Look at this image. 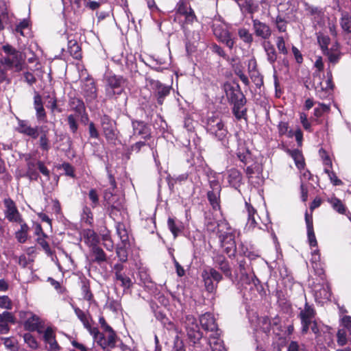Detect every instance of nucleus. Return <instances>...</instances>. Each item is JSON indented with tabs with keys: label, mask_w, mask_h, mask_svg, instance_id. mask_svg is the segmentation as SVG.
Wrapping results in <instances>:
<instances>
[{
	"label": "nucleus",
	"mask_w": 351,
	"mask_h": 351,
	"mask_svg": "<svg viewBox=\"0 0 351 351\" xmlns=\"http://www.w3.org/2000/svg\"><path fill=\"white\" fill-rule=\"evenodd\" d=\"M217 228L219 239L224 252L229 256H234L237 250L234 230L224 219L219 221Z\"/></svg>",
	"instance_id": "obj_1"
},
{
	"label": "nucleus",
	"mask_w": 351,
	"mask_h": 351,
	"mask_svg": "<svg viewBox=\"0 0 351 351\" xmlns=\"http://www.w3.org/2000/svg\"><path fill=\"white\" fill-rule=\"evenodd\" d=\"M2 49L5 55L0 58V64L16 72L22 71L25 64L22 53L10 45H3Z\"/></svg>",
	"instance_id": "obj_2"
},
{
	"label": "nucleus",
	"mask_w": 351,
	"mask_h": 351,
	"mask_svg": "<svg viewBox=\"0 0 351 351\" xmlns=\"http://www.w3.org/2000/svg\"><path fill=\"white\" fill-rule=\"evenodd\" d=\"M106 96L108 99H117L125 89L126 80L121 75L109 73L104 78Z\"/></svg>",
	"instance_id": "obj_3"
},
{
	"label": "nucleus",
	"mask_w": 351,
	"mask_h": 351,
	"mask_svg": "<svg viewBox=\"0 0 351 351\" xmlns=\"http://www.w3.org/2000/svg\"><path fill=\"white\" fill-rule=\"evenodd\" d=\"M313 85L319 98L323 99L328 97L334 87L331 71H327L326 77L322 73H314Z\"/></svg>",
	"instance_id": "obj_4"
},
{
	"label": "nucleus",
	"mask_w": 351,
	"mask_h": 351,
	"mask_svg": "<svg viewBox=\"0 0 351 351\" xmlns=\"http://www.w3.org/2000/svg\"><path fill=\"white\" fill-rule=\"evenodd\" d=\"M237 155L238 158L247 165L245 172L249 178H251L253 174L259 175L262 173L261 165L258 162L252 161L251 153L244 145H239Z\"/></svg>",
	"instance_id": "obj_5"
},
{
	"label": "nucleus",
	"mask_w": 351,
	"mask_h": 351,
	"mask_svg": "<svg viewBox=\"0 0 351 351\" xmlns=\"http://www.w3.org/2000/svg\"><path fill=\"white\" fill-rule=\"evenodd\" d=\"M206 130L218 140L224 139L228 134V130L224 126L222 119L218 116L213 115L208 118Z\"/></svg>",
	"instance_id": "obj_6"
},
{
	"label": "nucleus",
	"mask_w": 351,
	"mask_h": 351,
	"mask_svg": "<svg viewBox=\"0 0 351 351\" xmlns=\"http://www.w3.org/2000/svg\"><path fill=\"white\" fill-rule=\"evenodd\" d=\"M205 288L207 291L213 293L217 287V284L222 280V275L213 267H208L202 273Z\"/></svg>",
	"instance_id": "obj_7"
},
{
	"label": "nucleus",
	"mask_w": 351,
	"mask_h": 351,
	"mask_svg": "<svg viewBox=\"0 0 351 351\" xmlns=\"http://www.w3.org/2000/svg\"><path fill=\"white\" fill-rule=\"evenodd\" d=\"M5 217L12 223H21L23 217L18 210L14 202L10 198H6L3 201Z\"/></svg>",
	"instance_id": "obj_8"
},
{
	"label": "nucleus",
	"mask_w": 351,
	"mask_h": 351,
	"mask_svg": "<svg viewBox=\"0 0 351 351\" xmlns=\"http://www.w3.org/2000/svg\"><path fill=\"white\" fill-rule=\"evenodd\" d=\"M323 282L313 285V291L315 301L318 303L324 304L330 300L331 291L330 287L327 282L322 278Z\"/></svg>",
	"instance_id": "obj_9"
},
{
	"label": "nucleus",
	"mask_w": 351,
	"mask_h": 351,
	"mask_svg": "<svg viewBox=\"0 0 351 351\" xmlns=\"http://www.w3.org/2000/svg\"><path fill=\"white\" fill-rule=\"evenodd\" d=\"M315 315V311L314 308L306 302L304 308L301 309L299 313V317L302 325V332L303 334L308 332L309 326L313 322V320H314Z\"/></svg>",
	"instance_id": "obj_10"
},
{
	"label": "nucleus",
	"mask_w": 351,
	"mask_h": 351,
	"mask_svg": "<svg viewBox=\"0 0 351 351\" xmlns=\"http://www.w3.org/2000/svg\"><path fill=\"white\" fill-rule=\"evenodd\" d=\"M176 15L177 17H178V16L184 17L182 28H184L186 25L192 24L197 19L195 12L192 8L187 3L183 1H180L178 3Z\"/></svg>",
	"instance_id": "obj_11"
},
{
	"label": "nucleus",
	"mask_w": 351,
	"mask_h": 351,
	"mask_svg": "<svg viewBox=\"0 0 351 351\" xmlns=\"http://www.w3.org/2000/svg\"><path fill=\"white\" fill-rule=\"evenodd\" d=\"M231 100L234 104L232 111L236 118L237 119L244 118L246 113V108H245L246 99L245 96L242 93L238 92L237 93H234L231 97Z\"/></svg>",
	"instance_id": "obj_12"
},
{
	"label": "nucleus",
	"mask_w": 351,
	"mask_h": 351,
	"mask_svg": "<svg viewBox=\"0 0 351 351\" xmlns=\"http://www.w3.org/2000/svg\"><path fill=\"white\" fill-rule=\"evenodd\" d=\"M82 93L87 102H92L97 99V88L93 79L87 77L83 81Z\"/></svg>",
	"instance_id": "obj_13"
},
{
	"label": "nucleus",
	"mask_w": 351,
	"mask_h": 351,
	"mask_svg": "<svg viewBox=\"0 0 351 351\" xmlns=\"http://www.w3.org/2000/svg\"><path fill=\"white\" fill-rule=\"evenodd\" d=\"M245 212L247 215V220L245 224V230L246 231H252L258 226V221L260 219L256 210L247 202L245 203Z\"/></svg>",
	"instance_id": "obj_14"
},
{
	"label": "nucleus",
	"mask_w": 351,
	"mask_h": 351,
	"mask_svg": "<svg viewBox=\"0 0 351 351\" xmlns=\"http://www.w3.org/2000/svg\"><path fill=\"white\" fill-rule=\"evenodd\" d=\"M213 33L217 39L224 43L229 49H232L234 45V41L232 38L231 34L228 30L224 29L220 25H213Z\"/></svg>",
	"instance_id": "obj_15"
},
{
	"label": "nucleus",
	"mask_w": 351,
	"mask_h": 351,
	"mask_svg": "<svg viewBox=\"0 0 351 351\" xmlns=\"http://www.w3.org/2000/svg\"><path fill=\"white\" fill-rule=\"evenodd\" d=\"M187 321L186 328L187 335L194 344L199 343V341L202 339V334L199 330L197 324L195 323V320L192 317H187Z\"/></svg>",
	"instance_id": "obj_16"
},
{
	"label": "nucleus",
	"mask_w": 351,
	"mask_h": 351,
	"mask_svg": "<svg viewBox=\"0 0 351 351\" xmlns=\"http://www.w3.org/2000/svg\"><path fill=\"white\" fill-rule=\"evenodd\" d=\"M253 29L255 35L264 40L269 39L271 35L270 27L258 19H252Z\"/></svg>",
	"instance_id": "obj_17"
},
{
	"label": "nucleus",
	"mask_w": 351,
	"mask_h": 351,
	"mask_svg": "<svg viewBox=\"0 0 351 351\" xmlns=\"http://www.w3.org/2000/svg\"><path fill=\"white\" fill-rule=\"evenodd\" d=\"M133 134L131 138L140 136L147 139L150 137V129L143 121H132Z\"/></svg>",
	"instance_id": "obj_18"
},
{
	"label": "nucleus",
	"mask_w": 351,
	"mask_h": 351,
	"mask_svg": "<svg viewBox=\"0 0 351 351\" xmlns=\"http://www.w3.org/2000/svg\"><path fill=\"white\" fill-rule=\"evenodd\" d=\"M199 322L202 328L208 331L213 332H218L217 325L215 322L214 316L210 313H206L199 317Z\"/></svg>",
	"instance_id": "obj_19"
},
{
	"label": "nucleus",
	"mask_w": 351,
	"mask_h": 351,
	"mask_svg": "<svg viewBox=\"0 0 351 351\" xmlns=\"http://www.w3.org/2000/svg\"><path fill=\"white\" fill-rule=\"evenodd\" d=\"M101 127L108 141H114L116 138L114 123L108 117L104 116L101 118Z\"/></svg>",
	"instance_id": "obj_20"
},
{
	"label": "nucleus",
	"mask_w": 351,
	"mask_h": 351,
	"mask_svg": "<svg viewBox=\"0 0 351 351\" xmlns=\"http://www.w3.org/2000/svg\"><path fill=\"white\" fill-rule=\"evenodd\" d=\"M43 339L46 343L49 344V351H58L60 346L55 338L53 330L48 327L44 332Z\"/></svg>",
	"instance_id": "obj_21"
},
{
	"label": "nucleus",
	"mask_w": 351,
	"mask_h": 351,
	"mask_svg": "<svg viewBox=\"0 0 351 351\" xmlns=\"http://www.w3.org/2000/svg\"><path fill=\"white\" fill-rule=\"evenodd\" d=\"M227 180L230 186L237 189L242 184V175L239 170L232 168L227 171Z\"/></svg>",
	"instance_id": "obj_22"
},
{
	"label": "nucleus",
	"mask_w": 351,
	"mask_h": 351,
	"mask_svg": "<svg viewBox=\"0 0 351 351\" xmlns=\"http://www.w3.org/2000/svg\"><path fill=\"white\" fill-rule=\"evenodd\" d=\"M17 131L33 138H36L38 136L37 128L31 127L28 122L24 120L19 121Z\"/></svg>",
	"instance_id": "obj_23"
},
{
	"label": "nucleus",
	"mask_w": 351,
	"mask_h": 351,
	"mask_svg": "<svg viewBox=\"0 0 351 351\" xmlns=\"http://www.w3.org/2000/svg\"><path fill=\"white\" fill-rule=\"evenodd\" d=\"M73 310L77 318L82 323L84 327L87 329L88 331L90 330V329L93 328V319L88 312H85L78 307H73Z\"/></svg>",
	"instance_id": "obj_24"
},
{
	"label": "nucleus",
	"mask_w": 351,
	"mask_h": 351,
	"mask_svg": "<svg viewBox=\"0 0 351 351\" xmlns=\"http://www.w3.org/2000/svg\"><path fill=\"white\" fill-rule=\"evenodd\" d=\"M9 323H14V317L12 313L4 311L0 313V332L5 334L8 332L10 328Z\"/></svg>",
	"instance_id": "obj_25"
},
{
	"label": "nucleus",
	"mask_w": 351,
	"mask_h": 351,
	"mask_svg": "<svg viewBox=\"0 0 351 351\" xmlns=\"http://www.w3.org/2000/svg\"><path fill=\"white\" fill-rule=\"evenodd\" d=\"M208 344L211 351H226L223 341L219 338V333L215 332L209 337Z\"/></svg>",
	"instance_id": "obj_26"
},
{
	"label": "nucleus",
	"mask_w": 351,
	"mask_h": 351,
	"mask_svg": "<svg viewBox=\"0 0 351 351\" xmlns=\"http://www.w3.org/2000/svg\"><path fill=\"white\" fill-rule=\"evenodd\" d=\"M29 316L27 317V319L24 322L25 329L29 331L37 330L38 332H40V331L38 330L40 326L39 317L32 313H29Z\"/></svg>",
	"instance_id": "obj_27"
},
{
	"label": "nucleus",
	"mask_w": 351,
	"mask_h": 351,
	"mask_svg": "<svg viewBox=\"0 0 351 351\" xmlns=\"http://www.w3.org/2000/svg\"><path fill=\"white\" fill-rule=\"evenodd\" d=\"M238 5L243 12L254 14L258 11V5L253 0H239Z\"/></svg>",
	"instance_id": "obj_28"
},
{
	"label": "nucleus",
	"mask_w": 351,
	"mask_h": 351,
	"mask_svg": "<svg viewBox=\"0 0 351 351\" xmlns=\"http://www.w3.org/2000/svg\"><path fill=\"white\" fill-rule=\"evenodd\" d=\"M34 106L36 112V117L38 120L43 121L46 118V113L43 108L42 97L36 93L34 97Z\"/></svg>",
	"instance_id": "obj_29"
},
{
	"label": "nucleus",
	"mask_w": 351,
	"mask_h": 351,
	"mask_svg": "<svg viewBox=\"0 0 351 351\" xmlns=\"http://www.w3.org/2000/svg\"><path fill=\"white\" fill-rule=\"evenodd\" d=\"M18 223L20 225V229L15 232V237L18 242L24 243L27 239L29 228L24 221Z\"/></svg>",
	"instance_id": "obj_30"
},
{
	"label": "nucleus",
	"mask_w": 351,
	"mask_h": 351,
	"mask_svg": "<svg viewBox=\"0 0 351 351\" xmlns=\"http://www.w3.org/2000/svg\"><path fill=\"white\" fill-rule=\"evenodd\" d=\"M114 269L117 270L115 273L116 280L121 282V286L124 287L125 288H129L132 285V282L128 276L121 273V271L123 269V266L121 265H116L114 266Z\"/></svg>",
	"instance_id": "obj_31"
},
{
	"label": "nucleus",
	"mask_w": 351,
	"mask_h": 351,
	"mask_svg": "<svg viewBox=\"0 0 351 351\" xmlns=\"http://www.w3.org/2000/svg\"><path fill=\"white\" fill-rule=\"evenodd\" d=\"M287 152L291 156L295 161L296 167L299 169L304 167L305 163L302 152L298 149H287Z\"/></svg>",
	"instance_id": "obj_32"
},
{
	"label": "nucleus",
	"mask_w": 351,
	"mask_h": 351,
	"mask_svg": "<svg viewBox=\"0 0 351 351\" xmlns=\"http://www.w3.org/2000/svg\"><path fill=\"white\" fill-rule=\"evenodd\" d=\"M263 47L268 62L271 64H274L277 60V53L274 45L270 42H266L264 43Z\"/></svg>",
	"instance_id": "obj_33"
},
{
	"label": "nucleus",
	"mask_w": 351,
	"mask_h": 351,
	"mask_svg": "<svg viewBox=\"0 0 351 351\" xmlns=\"http://www.w3.org/2000/svg\"><path fill=\"white\" fill-rule=\"evenodd\" d=\"M88 332L93 336L94 341H96L99 346H101L104 350L106 349V338L104 335L100 332L97 328L93 327Z\"/></svg>",
	"instance_id": "obj_34"
},
{
	"label": "nucleus",
	"mask_w": 351,
	"mask_h": 351,
	"mask_svg": "<svg viewBox=\"0 0 351 351\" xmlns=\"http://www.w3.org/2000/svg\"><path fill=\"white\" fill-rule=\"evenodd\" d=\"M278 322V319L275 318L273 320V322L266 316L262 317L258 320V325L263 330L264 332H269L271 329L272 325H277Z\"/></svg>",
	"instance_id": "obj_35"
},
{
	"label": "nucleus",
	"mask_w": 351,
	"mask_h": 351,
	"mask_svg": "<svg viewBox=\"0 0 351 351\" xmlns=\"http://www.w3.org/2000/svg\"><path fill=\"white\" fill-rule=\"evenodd\" d=\"M68 51L75 59H80L82 57L81 48L75 40L68 41Z\"/></svg>",
	"instance_id": "obj_36"
},
{
	"label": "nucleus",
	"mask_w": 351,
	"mask_h": 351,
	"mask_svg": "<svg viewBox=\"0 0 351 351\" xmlns=\"http://www.w3.org/2000/svg\"><path fill=\"white\" fill-rule=\"evenodd\" d=\"M84 242L89 246H95L97 242V236L96 233L90 229L85 230L82 234Z\"/></svg>",
	"instance_id": "obj_37"
},
{
	"label": "nucleus",
	"mask_w": 351,
	"mask_h": 351,
	"mask_svg": "<svg viewBox=\"0 0 351 351\" xmlns=\"http://www.w3.org/2000/svg\"><path fill=\"white\" fill-rule=\"evenodd\" d=\"M3 343L8 351H19L18 341L13 337H3Z\"/></svg>",
	"instance_id": "obj_38"
},
{
	"label": "nucleus",
	"mask_w": 351,
	"mask_h": 351,
	"mask_svg": "<svg viewBox=\"0 0 351 351\" xmlns=\"http://www.w3.org/2000/svg\"><path fill=\"white\" fill-rule=\"evenodd\" d=\"M117 233L119 237L122 244L129 243V236L123 223H118L117 225Z\"/></svg>",
	"instance_id": "obj_39"
},
{
	"label": "nucleus",
	"mask_w": 351,
	"mask_h": 351,
	"mask_svg": "<svg viewBox=\"0 0 351 351\" xmlns=\"http://www.w3.org/2000/svg\"><path fill=\"white\" fill-rule=\"evenodd\" d=\"M208 199L214 209L219 208V191H211L207 193Z\"/></svg>",
	"instance_id": "obj_40"
},
{
	"label": "nucleus",
	"mask_w": 351,
	"mask_h": 351,
	"mask_svg": "<svg viewBox=\"0 0 351 351\" xmlns=\"http://www.w3.org/2000/svg\"><path fill=\"white\" fill-rule=\"evenodd\" d=\"M328 202L331 204L333 209L339 213L344 214L346 213V208L339 199L332 197L328 199Z\"/></svg>",
	"instance_id": "obj_41"
},
{
	"label": "nucleus",
	"mask_w": 351,
	"mask_h": 351,
	"mask_svg": "<svg viewBox=\"0 0 351 351\" xmlns=\"http://www.w3.org/2000/svg\"><path fill=\"white\" fill-rule=\"evenodd\" d=\"M129 243L125 244H119L117 248V255L121 262H125L128 260V248Z\"/></svg>",
	"instance_id": "obj_42"
},
{
	"label": "nucleus",
	"mask_w": 351,
	"mask_h": 351,
	"mask_svg": "<svg viewBox=\"0 0 351 351\" xmlns=\"http://www.w3.org/2000/svg\"><path fill=\"white\" fill-rule=\"evenodd\" d=\"M318 44L323 51V53H326L327 50H328V45L330 44V38L325 34L318 33L317 36Z\"/></svg>",
	"instance_id": "obj_43"
},
{
	"label": "nucleus",
	"mask_w": 351,
	"mask_h": 351,
	"mask_svg": "<svg viewBox=\"0 0 351 351\" xmlns=\"http://www.w3.org/2000/svg\"><path fill=\"white\" fill-rule=\"evenodd\" d=\"M24 342L29 348L33 350H36L38 348V342L36 338L29 332L25 333L23 335Z\"/></svg>",
	"instance_id": "obj_44"
},
{
	"label": "nucleus",
	"mask_w": 351,
	"mask_h": 351,
	"mask_svg": "<svg viewBox=\"0 0 351 351\" xmlns=\"http://www.w3.org/2000/svg\"><path fill=\"white\" fill-rule=\"evenodd\" d=\"M340 25L344 31L351 33V16L348 13L342 14Z\"/></svg>",
	"instance_id": "obj_45"
},
{
	"label": "nucleus",
	"mask_w": 351,
	"mask_h": 351,
	"mask_svg": "<svg viewBox=\"0 0 351 351\" xmlns=\"http://www.w3.org/2000/svg\"><path fill=\"white\" fill-rule=\"evenodd\" d=\"M238 35L241 39L245 43L250 44L253 41V36L249 30L245 28H240L238 31Z\"/></svg>",
	"instance_id": "obj_46"
},
{
	"label": "nucleus",
	"mask_w": 351,
	"mask_h": 351,
	"mask_svg": "<svg viewBox=\"0 0 351 351\" xmlns=\"http://www.w3.org/2000/svg\"><path fill=\"white\" fill-rule=\"evenodd\" d=\"M93 253L95 256V261L100 263L104 262L106 260V254L103 250L97 245L93 247Z\"/></svg>",
	"instance_id": "obj_47"
},
{
	"label": "nucleus",
	"mask_w": 351,
	"mask_h": 351,
	"mask_svg": "<svg viewBox=\"0 0 351 351\" xmlns=\"http://www.w3.org/2000/svg\"><path fill=\"white\" fill-rule=\"evenodd\" d=\"M324 54L328 56L329 61L332 63H336L340 58V54L336 47L335 49L332 47L327 50Z\"/></svg>",
	"instance_id": "obj_48"
},
{
	"label": "nucleus",
	"mask_w": 351,
	"mask_h": 351,
	"mask_svg": "<svg viewBox=\"0 0 351 351\" xmlns=\"http://www.w3.org/2000/svg\"><path fill=\"white\" fill-rule=\"evenodd\" d=\"M158 97V102L160 104H162V99L169 93V88L168 86L162 84L160 87L155 92Z\"/></svg>",
	"instance_id": "obj_49"
},
{
	"label": "nucleus",
	"mask_w": 351,
	"mask_h": 351,
	"mask_svg": "<svg viewBox=\"0 0 351 351\" xmlns=\"http://www.w3.org/2000/svg\"><path fill=\"white\" fill-rule=\"evenodd\" d=\"M324 172L328 174V176L330 180V182L335 186H339V185L342 184V181L337 178V176H336V173L334 171H330L327 167H325Z\"/></svg>",
	"instance_id": "obj_50"
},
{
	"label": "nucleus",
	"mask_w": 351,
	"mask_h": 351,
	"mask_svg": "<svg viewBox=\"0 0 351 351\" xmlns=\"http://www.w3.org/2000/svg\"><path fill=\"white\" fill-rule=\"evenodd\" d=\"M330 106L324 104H319V106L314 109V115L317 117H322L324 113L328 112Z\"/></svg>",
	"instance_id": "obj_51"
},
{
	"label": "nucleus",
	"mask_w": 351,
	"mask_h": 351,
	"mask_svg": "<svg viewBox=\"0 0 351 351\" xmlns=\"http://www.w3.org/2000/svg\"><path fill=\"white\" fill-rule=\"evenodd\" d=\"M104 198L106 203L111 206L112 208H116L115 202L114 201V195L111 189L106 190L104 194Z\"/></svg>",
	"instance_id": "obj_52"
},
{
	"label": "nucleus",
	"mask_w": 351,
	"mask_h": 351,
	"mask_svg": "<svg viewBox=\"0 0 351 351\" xmlns=\"http://www.w3.org/2000/svg\"><path fill=\"white\" fill-rule=\"evenodd\" d=\"M0 308L7 310H11L12 308V302L8 296H0Z\"/></svg>",
	"instance_id": "obj_53"
},
{
	"label": "nucleus",
	"mask_w": 351,
	"mask_h": 351,
	"mask_svg": "<svg viewBox=\"0 0 351 351\" xmlns=\"http://www.w3.org/2000/svg\"><path fill=\"white\" fill-rule=\"evenodd\" d=\"M117 335L114 331H111L108 333L107 338L106 339V348H113L116 346Z\"/></svg>",
	"instance_id": "obj_54"
},
{
	"label": "nucleus",
	"mask_w": 351,
	"mask_h": 351,
	"mask_svg": "<svg viewBox=\"0 0 351 351\" xmlns=\"http://www.w3.org/2000/svg\"><path fill=\"white\" fill-rule=\"evenodd\" d=\"M47 237H38L37 238V242L38 243L43 247V249L45 250V253L51 256L53 252L50 249V247L45 240V238Z\"/></svg>",
	"instance_id": "obj_55"
},
{
	"label": "nucleus",
	"mask_w": 351,
	"mask_h": 351,
	"mask_svg": "<svg viewBox=\"0 0 351 351\" xmlns=\"http://www.w3.org/2000/svg\"><path fill=\"white\" fill-rule=\"evenodd\" d=\"M337 341L339 346H343L347 343V334L345 329H339L337 334Z\"/></svg>",
	"instance_id": "obj_56"
},
{
	"label": "nucleus",
	"mask_w": 351,
	"mask_h": 351,
	"mask_svg": "<svg viewBox=\"0 0 351 351\" xmlns=\"http://www.w3.org/2000/svg\"><path fill=\"white\" fill-rule=\"evenodd\" d=\"M276 47L280 53L287 54L288 50L286 47L285 41L282 36H278L276 38Z\"/></svg>",
	"instance_id": "obj_57"
},
{
	"label": "nucleus",
	"mask_w": 351,
	"mask_h": 351,
	"mask_svg": "<svg viewBox=\"0 0 351 351\" xmlns=\"http://www.w3.org/2000/svg\"><path fill=\"white\" fill-rule=\"evenodd\" d=\"M167 225L174 237H176L180 232V229L177 226L174 219L169 217L167 220Z\"/></svg>",
	"instance_id": "obj_58"
},
{
	"label": "nucleus",
	"mask_w": 351,
	"mask_h": 351,
	"mask_svg": "<svg viewBox=\"0 0 351 351\" xmlns=\"http://www.w3.org/2000/svg\"><path fill=\"white\" fill-rule=\"evenodd\" d=\"M249 75L252 80L257 86H261L263 84V77L261 76L258 70L249 73Z\"/></svg>",
	"instance_id": "obj_59"
},
{
	"label": "nucleus",
	"mask_w": 351,
	"mask_h": 351,
	"mask_svg": "<svg viewBox=\"0 0 351 351\" xmlns=\"http://www.w3.org/2000/svg\"><path fill=\"white\" fill-rule=\"evenodd\" d=\"M36 165L33 162H29L27 164V174L31 180H36L38 177V173L35 171Z\"/></svg>",
	"instance_id": "obj_60"
},
{
	"label": "nucleus",
	"mask_w": 351,
	"mask_h": 351,
	"mask_svg": "<svg viewBox=\"0 0 351 351\" xmlns=\"http://www.w3.org/2000/svg\"><path fill=\"white\" fill-rule=\"evenodd\" d=\"M219 269L227 276H231V271L230 269L229 264L226 261H221L219 263Z\"/></svg>",
	"instance_id": "obj_61"
},
{
	"label": "nucleus",
	"mask_w": 351,
	"mask_h": 351,
	"mask_svg": "<svg viewBox=\"0 0 351 351\" xmlns=\"http://www.w3.org/2000/svg\"><path fill=\"white\" fill-rule=\"evenodd\" d=\"M88 197L92 202V206H97L99 203V196L95 189H92L90 190L88 193Z\"/></svg>",
	"instance_id": "obj_62"
},
{
	"label": "nucleus",
	"mask_w": 351,
	"mask_h": 351,
	"mask_svg": "<svg viewBox=\"0 0 351 351\" xmlns=\"http://www.w3.org/2000/svg\"><path fill=\"white\" fill-rule=\"evenodd\" d=\"M276 28L280 32H285L287 29V22L281 17L278 16L276 20Z\"/></svg>",
	"instance_id": "obj_63"
},
{
	"label": "nucleus",
	"mask_w": 351,
	"mask_h": 351,
	"mask_svg": "<svg viewBox=\"0 0 351 351\" xmlns=\"http://www.w3.org/2000/svg\"><path fill=\"white\" fill-rule=\"evenodd\" d=\"M28 27L29 21L27 19H23L16 26L15 31L18 33H20L21 35L23 36V29L27 28Z\"/></svg>",
	"instance_id": "obj_64"
}]
</instances>
